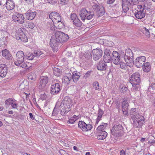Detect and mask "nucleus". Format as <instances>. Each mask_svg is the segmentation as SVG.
<instances>
[{"mask_svg": "<svg viewBox=\"0 0 155 155\" xmlns=\"http://www.w3.org/2000/svg\"><path fill=\"white\" fill-rule=\"evenodd\" d=\"M54 23L53 22L51 23V24H49L50 26L49 27L51 30L53 31L55 30V25H54Z\"/></svg>", "mask_w": 155, "mask_h": 155, "instance_id": "680f3d73", "label": "nucleus"}, {"mask_svg": "<svg viewBox=\"0 0 155 155\" xmlns=\"http://www.w3.org/2000/svg\"><path fill=\"white\" fill-rule=\"evenodd\" d=\"M16 101L14 99L9 98L5 101V103L6 106L8 105H11L13 102H15Z\"/></svg>", "mask_w": 155, "mask_h": 155, "instance_id": "79ce46f5", "label": "nucleus"}, {"mask_svg": "<svg viewBox=\"0 0 155 155\" xmlns=\"http://www.w3.org/2000/svg\"><path fill=\"white\" fill-rule=\"evenodd\" d=\"M44 54V52L40 50L36 51L34 52L35 57H38Z\"/></svg>", "mask_w": 155, "mask_h": 155, "instance_id": "a18cd8bd", "label": "nucleus"}, {"mask_svg": "<svg viewBox=\"0 0 155 155\" xmlns=\"http://www.w3.org/2000/svg\"><path fill=\"white\" fill-rule=\"evenodd\" d=\"M57 103H57L56 104L55 106V107L54 109L52 114V115L53 116H56L58 114L59 110L58 105H57Z\"/></svg>", "mask_w": 155, "mask_h": 155, "instance_id": "ea45409f", "label": "nucleus"}, {"mask_svg": "<svg viewBox=\"0 0 155 155\" xmlns=\"http://www.w3.org/2000/svg\"><path fill=\"white\" fill-rule=\"evenodd\" d=\"M129 106L128 101L124 100L122 102L121 109L123 114L126 116H127L128 114Z\"/></svg>", "mask_w": 155, "mask_h": 155, "instance_id": "f3484780", "label": "nucleus"}, {"mask_svg": "<svg viewBox=\"0 0 155 155\" xmlns=\"http://www.w3.org/2000/svg\"><path fill=\"white\" fill-rule=\"evenodd\" d=\"M134 84H131L133 86V91H138L140 88V83H134Z\"/></svg>", "mask_w": 155, "mask_h": 155, "instance_id": "58836bf2", "label": "nucleus"}, {"mask_svg": "<svg viewBox=\"0 0 155 155\" xmlns=\"http://www.w3.org/2000/svg\"><path fill=\"white\" fill-rule=\"evenodd\" d=\"M49 17L53 22L55 24L57 23V21H59L61 19V17L59 13L55 12L51 13L49 15Z\"/></svg>", "mask_w": 155, "mask_h": 155, "instance_id": "a211bd4d", "label": "nucleus"}, {"mask_svg": "<svg viewBox=\"0 0 155 155\" xmlns=\"http://www.w3.org/2000/svg\"><path fill=\"white\" fill-rule=\"evenodd\" d=\"M15 36L17 40H19L22 42H26L28 41L27 36L20 28H17L16 29Z\"/></svg>", "mask_w": 155, "mask_h": 155, "instance_id": "423d86ee", "label": "nucleus"}, {"mask_svg": "<svg viewBox=\"0 0 155 155\" xmlns=\"http://www.w3.org/2000/svg\"><path fill=\"white\" fill-rule=\"evenodd\" d=\"M78 127L83 131H87L90 130L92 128V125L90 124H87L83 121H80L78 123Z\"/></svg>", "mask_w": 155, "mask_h": 155, "instance_id": "ddd939ff", "label": "nucleus"}, {"mask_svg": "<svg viewBox=\"0 0 155 155\" xmlns=\"http://www.w3.org/2000/svg\"><path fill=\"white\" fill-rule=\"evenodd\" d=\"M92 72V71H88L85 74L83 78L86 79L87 78L90 77L91 73Z\"/></svg>", "mask_w": 155, "mask_h": 155, "instance_id": "3c124183", "label": "nucleus"}, {"mask_svg": "<svg viewBox=\"0 0 155 155\" xmlns=\"http://www.w3.org/2000/svg\"><path fill=\"white\" fill-rule=\"evenodd\" d=\"M72 79V75L71 73L68 74L64 76L62 78V82L66 84H68Z\"/></svg>", "mask_w": 155, "mask_h": 155, "instance_id": "a878e982", "label": "nucleus"}, {"mask_svg": "<svg viewBox=\"0 0 155 155\" xmlns=\"http://www.w3.org/2000/svg\"><path fill=\"white\" fill-rule=\"evenodd\" d=\"M35 57V54L32 53H29L27 56V58L29 60H32Z\"/></svg>", "mask_w": 155, "mask_h": 155, "instance_id": "8fccbe9b", "label": "nucleus"}, {"mask_svg": "<svg viewBox=\"0 0 155 155\" xmlns=\"http://www.w3.org/2000/svg\"><path fill=\"white\" fill-rule=\"evenodd\" d=\"M134 2L133 0H121V5L123 11L124 13L127 12L130 6L132 4L131 3Z\"/></svg>", "mask_w": 155, "mask_h": 155, "instance_id": "9d476101", "label": "nucleus"}, {"mask_svg": "<svg viewBox=\"0 0 155 155\" xmlns=\"http://www.w3.org/2000/svg\"><path fill=\"white\" fill-rule=\"evenodd\" d=\"M36 14V12H33L31 10H28L25 13V17L28 20H31L34 18Z\"/></svg>", "mask_w": 155, "mask_h": 155, "instance_id": "4be33fe9", "label": "nucleus"}, {"mask_svg": "<svg viewBox=\"0 0 155 155\" xmlns=\"http://www.w3.org/2000/svg\"><path fill=\"white\" fill-rule=\"evenodd\" d=\"M25 55L22 51H19L16 54V61L15 62V64H19V63H21L24 61Z\"/></svg>", "mask_w": 155, "mask_h": 155, "instance_id": "dca6fc26", "label": "nucleus"}, {"mask_svg": "<svg viewBox=\"0 0 155 155\" xmlns=\"http://www.w3.org/2000/svg\"><path fill=\"white\" fill-rule=\"evenodd\" d=\"M19 64H16V65L20 67H21L23 68H24L25 69H28V67L27 64L25 63H23V62L21 63H19Z\"/></svg>", "mask_w": 155, "mask_h": 155, "instance_id": "de8ad7c7", "label": "nucleus"}, {"mask_svg": "<svg viewBox=\"0 0 155 155\" xmlns=\"http://www.w3.org/2000/svg\"><path fill=\"white\" fill-rule=\"evenodd\" d=\"M117 65H119V68L123 70H125L126 69L127 67L126 64L122 61H119L118 64H116Z\"/></svg>", "mask_w": 155, "mask_h": 155, "instance_id": "72a5a7b5", "label": "nucleus"}, {"mask_svg": "<svg viewBox=\"0 0 155 155\" xmlns=\"http://www.w3.org/2000/svg\"><path fill=\"white\" fill-rule=\"evenodd\" d=\"M6 7L8 10H11L15 8V4L12 0H6Z\"/></svg>", "mask_w": 155, "mask_h": 155, "instance_id": "5701e85b", "label": "nucleus"}, {"mask_svg": "<svg viewBox=\"0 0 155 155\" xmlns=\"http://www.w3.org/2000/svg\"><path fill=\"white\" fill-rule=\"evenodd\" d=\"M155 90V82L150 84L148 90L151 91V90Z\"/></svg>", "mask_w": 155, "mask_h": 155, "instance_id": "09e8293b", "label": "nucleus"}, {"mask_svg": "<svg viewBox=\"0 0 155 155\" xmlns=\"http://www.w3.org/2000/svg\"><path fill=\"white\" fill-rule=\"evenodd\" d=\"M146 58L144 56H141L137 58L134 61V65L137 68L141 67L145 64Z\"/></svg>", "mask_w": 155, "mask_h": 155, "instance_id": "4468645a", "label": "nucleus"}, {"mask_svg": "<svg viewBox=\"0 0 155 155\" xmlns=\"http://www.w3.org/2000/svg\"><path fill=\"white\" fill-rule=\"evenodd\" d=\"M71 18L73 21L76 18H78L77 15L75 13L72 14L71 16Z\"/></svg>", "mask_w": 155, "mask_h": 155, "instance_id": "864d4df0", "label": "nucleus"}, {"mask_svg": "<svg viewBox=\"0 0 155 155\" xmlns=\"http://www.w3.org/2000/svg\"><path fill=\"white\" fill-rule=\"evenodd\" d=\"M73 23L74 25L77 27H80L82 25V22L78 18L74 20L73 21Z\"/></svg>", "mask_w": 155, "mask_h": 155, "instance_id": "f704fd0d", "label": "nucleus"}, {"mask_svg": "<svg viewBox=\"0 0 155 155\" xmlns=\"http://www.w3.org/2000/svg\"><path fill=\"white\" fill-rule=\"evenodd\" d=\"M69 0H60V4L62 5L67 4Z\"/></svg>", "mask_w": 155, "mask_h": 155, "instance_id": "e2e57ef3", "label": "nucleus"}, {"mask_svg": "<svg viewBox=\"0 0 155 155\" xmlns=\"http://www.w3.org/2000/svg\"><path fill=\"white\" fill-rule=\"evenodd\" d=\"M2 55L3 57L8 60H9L11 59L12 55L9 51L7 49H5L2 51Z\"/></svg>", "mask_w": 155, "mask_h": 155, "instance_id": "bb28decb", "label": "nucleus"}, {"mask_svg": "<svg viewBox=\"0 0 155 155\" xmlns=\"http://www.w3.org/2000/svg\"><path fill=\"white\" fill-rule=\"evenodd\" d=\"M123 129V127L120 124L114 125L112 128L111 132L113 135L117 136V134H119Z\"/></svg>", "mask_w": 155, "mask_h": 155, "instance_id": "6ab92c4d", "label": "nucleus"}, {"mask_svg": "<svg viewBox=\"0 0 155 155\" xmlns=\"http://www.w3.org/2000/svg\"><path fill=\"white\" fill-rule=\"evenodd\" d=\"M47 98V95L45 94H41V97H40L41 99L42 100H45Z\"/></svg>", "mask_w": 155, "mask_h": 155, "instance_id": "052dcab7", "label": "nucleus"}, {"mask_svg": "<svg viewBox=\"0 0 155 155\" xmlns=\"http://www.w3.org/2000/svg\"><path fill=\"white\" fill-rule=\"evenodd\" d=\"M111 57V60L115 64H118L120 59L119 53L116 51H113Z\"/></svg>", "mask_w": 155, "mask_h": 155, "instance_id": "aec40b11", "label": "nucleus"}, {"mask_svg": "<svg viewBox=\"0 0 155 155\" xmlns=\"http://www.w3.org/2000/svg\"><path fill=\"white\" fill-rule=\"evenodd\" d=\"M107 67L106 63L103 61H100L97 64V68L99 70L104 71L106 69Z\"/></svg>", "mask_w": 155, "mask_h": 155, "instance_id": "b1692460", "label": "nucleus"}, {"mask_svg": "<svg viewBox=\"0 0 155 155\" xmlns=\"http://www.w3.org/2000/svg\"><path fill=\"white\" fill-rule=\"evenodd\" d=\"M111 53V51L110 50L108 49H106L104 51V55H107V56H111L110 55V54Z\"/></svg>", "mask_w": 155, "mask_h": 155, "instance_id": "6e6d98bb", "label": "nucleus"}, {"mask_svg": "<svg viewBox=\"0 0 155 155\" xmlns=\"http://www.w3.org/2000/svg\"><path fill=\"white\" fill-rule=\"evenodd\" d=\"M97 137L98 140H101L105 139L107 135L106 131L97 132Z\"/></svg>", "mask_w": 155, "mask_h": 155, "instance_id": "393cba45", "label": "nucleus"}, {"mask_svg": "<svg viewBox=\"0 0 155 155\" xmlns=\"http://www.w3.org/2000/svg\"><path fill=\"white\" fill-rule=\"evenodd\" d=\"M103 114V111L101 108H99L98 110V113L97 117H100L102 118V116Z\"/></svg>", "mask_w": 155, "mask_h": 155, "instance_id": "5fc2aeb1", "label": "nucleus"}, {"mask_svg": "<svg viewBox=\"0 0 155 155\" xmlns=\"http://www.w3.org/2000/svg\"><path fill=\"white\" fill-rule=\"evenodd\" d=\"M72 100L68 97H65L60 106L61 110L60 113L63 116L66 115L71 110V106L72 105Z\"/></svg>", "mask_w": 155, "mask_h": 155, "instance_id": "f03ea898", "label": "nucleus"}, {"mask_svg": "<svg viewBox=\"0 0 155 155\" xmlns=\"http://www.w3.org/2000/svg\"><path fill=\"white\" fill-rule=\"evenodd\" d=\"M93 58L95 61H97L100 59L103 55V51L100 48H96L92 50Z\"/></svg>", "mask_w": 155, "mask_h": 155, "instance_id": "9b49d317", "label": "nucleus"}, {"mask_svg": "<svg viewBox=\"0 0 155 155\" xmlns=\"http://www.w3.org/2000/svg\"><path fill=\"white\" fill-rule=\"evenodd\" d=\"M101 118L99 117H97V118L96 119V122L95 123V125L97 126V125L98 124V123L99 121L101 120Z\"/></svg>", "mask_w": 155, "mask_h": 155, "instance_id": "0e129e2a", "label": "nucleus"}, {"mask_svg": "<svg viewBox=\"0 0 155 155\" xmlns=\"http://www.w3.org/2000/svg\"><path fill=\"white\" fill-rule=\"evenodd\" d=\"M53 72L54 74L57 76H59L60 75V70L57 68H54L53 69Z\"/></svg>", "mask_w": 155, "mask_h": 155, "instance_id": "c03bdc74", "label": "nucleus"}, {"mask_svg": "<svg viewBox=\"0 0 155 155\" xmlns=\"http://www.w3.org/2000/svg\"><path fill=\"white\" fill-rule=\"evenodd\" d=\"M143 66V69L144 71L147 72L150 71L151 67L150 63L147 62Z\"/></svg>", "mask_w": 155, "mask_h": 155, "instance_id": "2f4dec72", "label": "nucleus"}, {"mask_svg": "<svg viewBox=\"0 0 155 155\" xmlns=\"http://www.w3.org/2000/svg\"><path fill=\"white\" fill-rule=\"evenodd\" d=\"M130 114L133 121V127L137 128L141 127L145 123V119L143 116L139 114L138 109L136 108L131 109L130 110Z\"/></svg>", "mask_w": 155, "mask_h": 155, "instance_id": "f257e3e1", "label": "nucleus"}, {"mask_svg": "<svg viewBox=\"0 0 155 155\" xmlns=\"http://www.w3.org/2000/svg\"><path fill=\"white\" fill-rule=\"evenodd\" d=\"M36 78V76L34 73H32L28 75V79L31 80L35 81Z\"/></svg>", "mask_w": 155, "mask_h": 155, "instance_id": "603ef678", "label": "nucleus"}, {"mask_svg": "<svg viewBox=\"0 0 155 155\" xmlns=\"http://www.w3.org/2000/svg\"><path fill=\"white\" fill-rule=\"evenodd\" d=\"M12 18L15 21H17L19 24H22L24 22L25 18L22 14L16 12L13 15Z\"/></svg>", "mask_w": 155, "mask_h": 155, "instance_id": "f8f14e48", "label": "nucleus"}, {"mask_svg": "<svg viewBox=\"0 0 155 155\" xmlns=\"http://www.w3.org/2000/svg\"><path fill=\"white\" fill-rule=\"evenodd\" d=\"M28 26L29 28L31 29L35 27L34 24L31 22H28Z\"/></svg>", "mask_w": 155, "mask_h": 155, "instance_id": "4d7b16f0", "label": "nucleus"}, {"mask_svg": "<svg viewBox=\"0 0 155 155\" xmlns=\"http://www.w3.org/2000/svg\"><path fill=\"white\" fill-rule=\"evenodd\" d=\"M107 123H103L101 125L99 126L97 129V132H104L105 129L107 127Z\"/></svg>", "mask_w": 155, "mask_h": 155, "instance_id": "c756f323", "label": "nucleus"}, {"mask_svg": "<svg viewBox=\"0 0 155 155\" xmlns=\"http://www.w3.org/2000/svg\"><path fill=\"white\" fill-rule=\"evenodd\" d=\"M59 21H57V23L55 24L56 25H57V28L58 29H61L64 27V25L63 21H61V18Z\"/></svg>", "mask_w": 155, "mask_h": 155, "instance_id": "e433bc0d", "label": "nucleus"}, {"mask_svg": "<svg viewBox=\"0 0 155 155\" xmlns=\"http://www.w3.org/2000/svg\"><path fill=\"white\" fill-rule=\"evenodd\" d=\"M80 77V73L79 72L75 71L73 73L72 75V79L73 81L75 82L79 79Z\"/></svg>", "mask_w": 155, "mask_h": 155, "instance_id": "c85d7f7f", "label": "nucleus"}, {"mask_svg": "<svg viewBox=\"0 0 155 155\" xmlns=\"http://www.w3.org/2000/svg\"><path fill=\"white\" fill-rule=\"evenodd\" d=\"M7 67L5 64H0V76L4 77L6 76L7 74Z\"/></svg>", "mask_w": 155, "mask_h": 155, "instance_id": "412c9836", "label": "nucleus"}, {"mask_svg": "<svg viewBox=\"0 0 155 155\" xmlns=\"http://www.w3.org/2000/svg\"><path fill=\"white\" fill-rule=\"evenodd\" d=\"M149 29H147L146 27H144L142 28V30L143 33L146 35L147 37L150 36V32L149 31Z\"/></svg>", "mask_w": 155, "mask_h": 155, "instance_id": "37998d69", "label": "nucleus"}, {"mask_svg": "<svg viewBox=\"0 0 155 155\" xmlns=\"http://www.w3.org/2000/svg\"><path fill=\"white\" fill-rule=\"evenodd\" d=\"M121 55H124V59L127 66L130 67L132 66L134 64V55L131 50L129 48L126 49L125 53L123 52Z\"/></svg>", "mask_w": 155, "mask_h": 155, "instance_id": "7ed1b4c3", "label": "nucleus"}, {"mask_svg": "<svg viewBox=\"0 0 155 155\" xmlns=\"http://www.w3.org/2000/svg\"><path fill=\"white\" fill-rule=\"evenodd\" d=\"M61 88L59 83L53 82L51 86L50 92L53 94H58L61 91Z\"/></svg>", "mask_w": 155, "mask_h": 155, "instance_id": "0eeeda50", "label": "nucleus"}, {"mask_svg": "<svg viewBox=\"0 0 155 155\" xmlns=\"http://www.w3.org/2000/svg\"><path fill=\"white\" fill-rule=\"evenodd\" d=\"M6 0H0V6L3 5V4H5Z\"/></svg>", "mask_w": 155, "mask_h": 155, "instance_id": "774afa93", "label": "nucleus"}, {"mask_svg": "<svg viewBox=\"0 0 155 155\" xmlns=\"http://www.w3.org/2000/svg\"><path fill=\"white\" fill-rule=\"evenodd\" d=\"M120 102H117L116 104V108L119 109H120Z\"/></svg>", "mask_w": 155, "mask_h": 155, "instance_id": "69168bd1", "label": "nucleus"}, {"mask_svg": "<svg viewBox=\"0 0 155 155\" xmlns=\"http://www.w3.org/2000/svg\"><path fill=\"white\" fill-rule=\"evenodd\" d=\"M115 1V0H107V4H112Z\"/></svg>", "mask_w": 155, "mask_h": 155, "instance_id": "338daca9", "label": "nucleus"}, {"mask_svg": "<svg viewBox=\"0 0 155 155\" xmlns=\"http://www.w3.org/2000/svg\"><path fill=\"white\" fill-rule=\"evenodd\" d=\"M56 39L51 38L50 40V46L52 49H54L55 47H56L57 45V42Z\"/></svg>", "mask_w": 155, "mask_h": 155, "instance_id": "473e14b6", "label": "nucleus"}, {"mask_svg": "<svg viewBox=\"0 0 155 155\" xmlns=\"http://www.w3.org/2000/svg\"><path fill=\"white\" fill-rule=\"evenodd\" d=\"M96 15L98 17L102 16L104 15L105 13L104 8L103 6H101L98 10L96 12Z\"/></svg>", "mask_w": 155, "mask_h": 155, "instance_id": "7c9ffc66", "label": "nucleus"}, {"mask_svg": "<svg viewBox=\"0 0 155 155\" xmlns=\"http://www.w3.org/2000/svg\"><path fill=\"white\" fill-rule=\"evenodd\" d=\"M93 86L94 89L98 91L100 90L101 88L99 86V83L97 81L94 82L93 84Z\"/></svg>", "mask_w": 155, "mask_h": 155, "instance_id": "c9c22d12", "label": "nucleus"}, {"mask_svg": "<svg viewBox=\"0 0 155 155\" xmlns=\"http://www.w3.org/2000/svg\"><path fill=\"white\" fill-rule=\"evenodd\" d=\"M91 4L93 8L96 12L100 8V7L102 6V5H99V3L96 0H93L91 3Z\"/></svg>", "mask_w": 155, "mask_h": 155, "instance_id": "cd10ccee", "label": "nucleus"}, {"mask_svg": "<svg viewBox=\"0 0 155 155\" xmlns=\"http://www.w3.org/2000/svg\"><path fill=\"white\" fill-rule=\"evenodd\" d=\"M84 56L86 58L88 59L91 58L92 55L90 51L88 50L84 54Z\"/></svg>", "mask_w": 155, "mask_h": 155, "instance_id": "49530a36", "label": "nucleus"}, {"mask_svg": "<svg viewBox=\"0 0 155 155\" xmlns=\"http://www.w3.org/2000/svg\"><path fill=\"white\" fill-rule=\"evenodd\" d=\"M80 16L81 19L84 21L85 19L90 20L94 16V12L93 11H87L85 8H82L81 10Z\"/></svg>", "mask_w": 155, "mask_h": 155, "instance_id": "20e7f679", "label": "nucleus"}, {"mask_svg": "<svg viewBox=\"0 0 155 155\" xmlns=\"http://www.w3.org/2000/svg\"><path fill=\"white\" fill-rule=\"evenodd\" d=\"M11 106L12 107L13 109H17L18 107V104L17 103L13 102L12 103Z\"/></svg>", "mask_w": 155, "mask_h": 155, "instance_id": "13d9d810", "label": "nucleus"}, {"mask_svg": "<svg viewBox=\"0 0 155 155\" xmlns=\"http://www.w3.org/2000/svg\"><path fill=\"white\" fill-rule=\"evenodd\" d=\"M44 73L41 74L40 78L39 80V86L42 89L45 87L49 80V78L47 75L44 76Z\"/></svg>", "mask_w": 155, "mask_h": 155, "instance_id": "1a4fd4ad", "label": "nucleus"}, {"mask_svg": "<svg viewBox=\"0 0 155 155\" xmlns=\"http://www.w3.org/2000/svg\"><path fill=\"white\" fill-rule=\"evenodd\" d=\"M140 75L138 72L132 74L130 78V82L131 84L140 83Z\"/></svg>", "mask_w": 155, "mask_h": 155, "instance_id": "6e6552de", "label": "nucleus"}, {"mask_svg": "<svg viewBox=\"0 0 155 155\" xmlns=\"http://www.w3.org/2000/svg\"><path fill=\"white\" fill-rule=\"evenodd\" d=\"M111 60V56L104 55L103 56L104 61L105 63L110 62Z\"/></svg>", "mask_w": 155, "mask_h": 155, "instance_id": "4c0bfd02", "label": "nucleus"}, {"mask_svg": "<svg viewBox=\"0 0 155 155\" xmlns=\"http://www.w3.org/2000/svg\"><path fill=\"white\" fill-rule=\"evenodd\" d=\"M56 40L58 42L62 43L67 41L69 39L68 35L62 32L58 31L55 33Z\"/></svg>", "mask_w": 155, "mask_h": 155, "instance_id": "39448f33", "label": "nucleus"}, {"mask_svg": "<svg viewBox=\"0 0 155 155\" xmlns=\"http://www.w3.org/2000/svg\"><path fill=\"white\" fill-rule=\"evenodd\" d=\"M75 121V119L72 118L71 117L68 121V123L72 124H74Z\"/></svg>", "mask_w": 155, "mask_h": 155, "instance_id": "bf43d9fd", "label": "nucleus"}, {"mask_svg": "<svg viewBox=\"0 0 155 155\" xmlns=\"http://www.w3.org/2000/svg\"><path fill=\"white\" fill-rule=\"evenodd\" d=\"M144 9L141 5H139L138 7V10L137 12L135 13V17L138 19H141L143 18L145 15V11H144Z\"/></svg>", "mask_w": 155, "mask_h": 155, "instance_id": "2eb2a0df", "label": "nucleus"}, {"mask_svg": "<svg viewBox=\"0 0 155 155\" xmlns=\"http://www.w3.org/2000/svg\"><path fill=\"white\" fill-rule=\"evenodd\" d=\"M120 89L121 93H125L127 90V87L124 84H122L120 86Z\"/></svg>", "mask_w": 155, "mask_h": 155, "instance_id": "a19ab883", "label": "nucleus"}]
</instances>
